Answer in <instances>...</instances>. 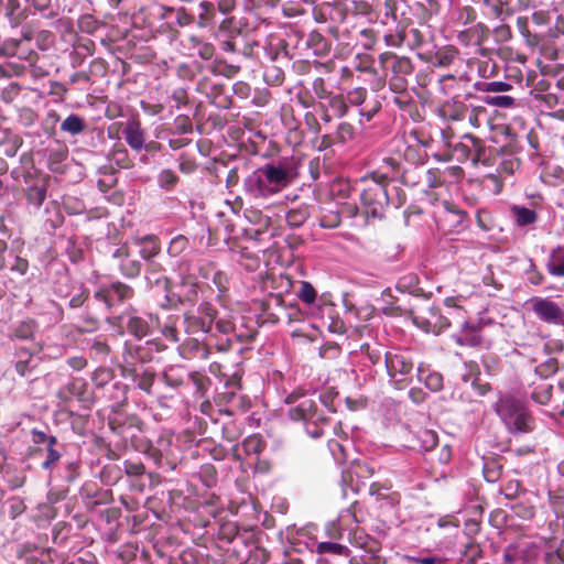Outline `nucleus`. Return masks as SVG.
<instances>
[{
	"label": "nucleus",
	"instance_id": "obj_1",
	"mask_svg": "<svg viewBox=\"0 0 564 564\" xmlns=\"http://www.w3.org/2000/svg\"><path fill=\"white\" fill-rule=\"evenodd\" d=\"M497 413L510 432H527L531 429V419L522 404L512 397L500 400Z\"/></svg>",
	"mask_w": 564,
	"mask_h": 564
},
{
	"label": "nucleus",
	"instance_id": "obj_2",
	"mask_svg": "<svg viewBox=\"0 0 564 564\" xmlns=\"http://www.w3.org/2000/svg\"><path fill=\"white\" fill-rule=\"evenodd\" d=\"M216 317V311L209 304L200 305L196 311H189L184 315V324L187 333H207Z\"/></svg>",
	"mask_w": 564,
	"mask_h": 564
},
{
	"label": "nucleus",
	"instance_id": "obj_3",
	"mask_svg": "<svg viewBox=\"0 0 564 564\" xmlns=\"http://www.w3.org/2000/svg\"><path fill=\"white\" fill-rule=\"evenodd\" d=\"M160 251V246L153 236H144L135 238L124 247L115 252L116 258H129L134 253H139L144 260H149L156 256Z\"/></svg>",
	"mask_w": 564,
	"mask_h": 564
},
{
	"label": "nucleus",
	"instance_id": "obj_4",
	"mask_svg": "<svg viewBox=\"0 0 564 564\" xmlns=\"http://www.w3.org/2000/svg\"><path fill=\"white\" fill-rule=\"evenodd\" d=\"M384 176H380L372 185L367 187L362 194L361 199L365 205L369 207L368 213L372 216H380L381 209L388 203V195L384 186Z\"/></svg>",
	"mask_w": 564,
	"mask_h": 564
},
{
	"label": "nucleus",
	"instance_id": "obj_5",
	"mask_svg": "<svg viewBox=\"0 0 564 564\" xmlns=\"http://www.w3.org/2000/svg\"><path fill=\"white\" fill-rule=\"evenodd\" d=\"M530 305L535 315L542 321L551 324L564 323V312L556 303L535 297L530 301Z\"/></svg>",
	"mask_w": 564,
	"mask_h": 564
},
{
	"label": "nucleus",
	"instance_id": "obj_6",
	"mask_svg": "<svg viewBox=\"0 0 564 564\" xmlns=\"http://www.w3.org/2000/svg\"><path fill=\"white\" fill-rule=\"evenodd\" d=\"M262 173L268 182V186L262 189L263 195L280 192L290 183V174L284 167L270 164L262 169Z\"/></svg>",
	"mask_w": 564,
	"mask_h": 564
},
{
	"label": "nucleus",
	"instance_id": "obj_7",
	"mask_svg": "<svg viewBox=\"0 0 564 564\" xmlns=\"http://www.w3.org/2000/svg\"><path fill=\"white\" fill-rule=\"evenodd\" d=\"M386 366L390 377L406 375L412 369V364L404 356L390 352L386 355Z\"/></svg>",
	"mask_w": 564,
	"mask_h": 564
},
{
	"label": "nucleus",
	"instance_id": "obj_8",
	"mask_svg": "<svg viewBox=\"0 0 564 564\" xmlns=\"http://www.w3.org/2000/svg\"><path fill=\"white\" fill-rule=\"evenodd\" d=\"M126 140L129 143V145L133 149H141L144 143L143 133L137 122H130L126 130Z\"/></svg>",
	"mask_w": 564,
	"mask_h": 564
},
{
	"label": "nucleus",
	"instance_id": "obj_9",
	"mask_svg": "<svg viewBox=\"0 0 564 564\" xmlns=\"http://www.w3.org/2000/svg\"><path fill=\"white\" fill-rule=\"evenodd\" d=\"M314 410V402L308 399L302 400L299 405L290 410V416L294 421L306 420Z\"/></svg>",
	"mask_w": 564,
	"mask_h": 564
},
{
	"label": "nucleus",
	"instance_id": "obj_10",
	"mask_svg": "<svg viewBox=\"0 0 564 564\" xmlns=\"http://www.w3.org/2000/svg\"><path fill=\"white\" fill-rule=\"evenodd\" d=\"M419 379L424 380L426 387L432 391H438L443 386V378L440 373L431 372L425 375V370L421 366L419 367Z\"/></svg>",
	"mask_w": 564,
	"mask_h": 564
},
{
	"label": "nucleus",
	"instance_id": "obj_11",
	"mask_svg": "<svg viewBox=\"0 0 564 564\" xmlns=\"http://www.w3.org/2000/svg\"><path fill=\"white\" fill-rule=\"evenodd\" d=\"M517 224L520 226L529 225L535 221V214L531 209L520 206L512 207Z\"/></svg>",
	"mask_w": 564,
	"mask_h": 564
},
{
	"label": "nucleus",
	"instance_id": "obj_12",
	"mask_svg": "<svg viewBox=\"0 0 564 564\" xmlns=\"http://www.w3.org/2000/svg\"><path fill=\"white\" fill-rule=\"evenodd\" d=\"M62 129L72 134H77L83 130V121L76 116H69L62 122Z\"/></svg>",
	"mask_w": 564,
	"mask_h": 564
},
{
	"label": "nucleus",
	"instance_id": "obj_13",
	"mask_svg": "<svg viewBox=\"0 0 564 564\" xmlns=\"http://www.w3.org/2000/svg\"><path fill=\"white\" fill-rule=\"evenodd\" d=\"M549 270L554 275L564 276V253L553 257L549 264Z\"/></svg>",
	"mask_w": 564,
	"mask_h": 564
},
{
	"label": "nucleus",
	"instance_id": "obj_14",
	"mask_svg": "<svg viewBox=\"0 0 564 564\" xmlns=\"http://www.w3.org/2000/svg\"><path fill=\"white\" fill-rule=\"evenodd\" d=\"M315 297H316V292L313 289V286L307 282H303L301 285L300 299L303 302L311 304L315 301Z\"/></svg>",
	"mask_w": 564,
	"mask_h": 564
},
{
	"label": "nucleus",
	"instance_id": "obj_15",
	"mask_svg": "<svg viewBox=\"0 0 564 564\" xmlns=\"http://www.w3.org/2000/svg\"><path fill=\"white\" fill-rule=\"evenodd\" d=\"M422 445L426 451L433 449L437 445V435L433 431H425L423 432L422 436Z\"/></svg>",
	"mask_w": 564,
	"mask_h": 564
},
{
	"label": "nucleus",
	"instance_id": "obj_16",
	"mask_svg": "<svg viewBox=\"0 0 564 564\" xmlns=\"http://www.w3.org/2000/svg\"><path fill=\"white\" fill-rule=\"evenodd\" d=\"M187 240L183 236L175 237L170 242L169 252L173 256L178 254L182 252L186 247Z\"/></svg>",
	"mask_w": 564,
	"mask_h": 564
},
{
	"label": "nucleus",
	"instance_id": "obj_17",
	"mask_svg": "<svg viewBox=\"0 0 564 564\" xmlns=\"http://www.w3.org/2000/svg\"><path fill=\"white\" fill-rule=\"evenodd\" d=\"M129 328L138 337L147 335V325L138 317H132L129 321Z\"/></svg>",
	"mask_w": 564,
	"mask_h": 564
},
{
	"label": "nucleus",
	"instance_id": "obj_18",
	"mask_svg": "<svg viewBox=\"0 0 564 564\" xmlns=\"http://www.w3.org/2000/svg\"><path fill=\"white\" fill-rule=\"evenodd\" d=\"M321 552H330L335 554H346L345 546L337 544V543H322L318 546Z\"/></svg>",
	"mask_w": 564,
	"mask_h": 564
},
{
	"label": "nucleus",
	"instance_id": "obj_19",
	"mask_svg": "<svg viewBox=\"0 0 564 564\" xmlns=\"http://www.w3.org/2000/svg\"><path fill=\"white\" fill-rule=\"evenodd\" d=\"M175 182H176V176L173 172L167 171V170L161 172L160 183L162 186L170 187V186L174 185Z\"/></svg>",
	"mask_w": 564,
	"mask_h": 564
},
{
	"label": "nucleus",
	"instance_id": "obj_20",
	"mask_svg": "<svg viewBox=\"0 0 564 564\" xmlns=\"http://www.w3.org/2000/svg\"><path fill=\"white\" fill-rule=\"evenodd\" d=\"M505 496L507 498H516L519 492V482L518 481H510L503 489Z\"/></svg>",
	"mask_w": 564,
	"mask_h": 564
},
{
	"label": "nucleus",
	"instance_id": "obj_21",
	"mask_svg": "<svg viewBox=\"0 0 564 564\" xmlns=\"http://www.w3.org/2000/svg\"><path fill=\"white\" fill-rule=\"evenodd\" d=\"M122 269L124 272L129 275H135L140 271V263L138 261H128L127 263L122 264Z\"/></svg>",
	"mask_w": 564,
	"mask_h": 564
},
{
	"label": "nucleus",
	"instance_id": "obj_22",
	"mask_svg": "<svg viewBox=\"0 0 564 564\" xmlns=\"http://www.w3.org/2000/svg\"><path fill=\"white\" fill-rule=\"evenodd\" d=\"M112 291H113V293H116L118 295V297L120 300L126 299L127 296H129V293H130V290L128 289V286H126L123 284H115L112 288Z\"/></svg>",
	"mask_w": 564,
	"mask_h": 564
},
{
	"label": "nucleus",
	"instance_id": "obj_23",
	"mask_svg": "<svg viewBox=\"0 0 564 564\" xmlns=\"http://www.w3.org/2000/svg\"><path fill=\"white\" fill-rule=\"evenodd\" d=\"M12 269L19 272L20 274H24L28 270V262L23 259L18 258Z\"/></svg>",
	"mask_w": 564,
	"mask_h": 564
},
{
	"label": "nucleus",
	"instance_id": "obj_24",
	"mask_svg": "<svg viewBox=\"0 0 564 564\" xmlns=\"http://www.w3.org/2000/svg\"><path fill=\"white\" fill-rule=\"evenodd\" d=\"M59 457L58 453L56 451H54L53 448H50L48 449V455H47V459L46 462L43 464V466L45 468H47L50 466L51 463L57 460Z\"/></svg>",
	"mask_w": 564,
	"mask_h": 564
},
{
	"label": "nucleus",
	"instance_id": "obj_25",
	"mask_svg": "<svg viewBox=\"0 0 564 564\" xmlns=\"http://www.w3.org/2000/svg\"><path fill=\"white\" fill-rule=\"evenodd\" d=\"M449 458H451V449L447 445H445L442 449L440 460L442 463H447L449 460Z\"/></svg>",
	"mask_w": 564,
	"mask_h": 564
},
{
	"label": "nucleus",
	"instance_id": "obj_26",
	"mask_svg": "<svg viewBox=\"0 0 564 564\" xmlns=\"http://www.w3.org/2000/svg\"><path fill=\"white\" fill-rule=\"evenodd\" d=\"M497 105L499 106H502V107H508L512 104V98L509 97V96H501V97H498L497 99Z\"/></svg>",
	"mask_w": 564,
	"mask_h": 564
},
{
	"label": "nucleus",
	"instance_id": "obj_27",
	"mask_svg": "<svg viewBox=\"0 0 564 564\" xmlns=\"http://www.w3.org/2000/svg\"><path fill=\"white\" fill-rule=\"evenodd\" d=\"M419 564H443L442 561L435 558V557H425L420 561H417Z\"/></svg>",
	"mask_w": 564,
	"mask_h": 564
},
{
	"label": "nucleus",
	"instance_id": "obj_28",
	"mask_svg": "<svg viewBox=\"0 0 564 564\" xmlns=\"http://www.w3.org/2000/svg\"><path fill=\"white\" fill-rule=\"evenodd\" d=\"M370 556H361L360 557V561L361 563L358 562V558L357 556H352L351 560H350V564H370Z\"/></svg>",
	"mask_w": 564,
	"mask_h": 564
},
{
	"label": "nucleus",
	"instance_id": "obj_29",
	"mask_svg": "<svg viewBox=\"0 0 564 564\" xmlns=\"http://www.w3.org/2000/svg\"><path fill=\"white\" fill-rule=\"evenodd\" d=\"M414 322H415L419 326H421V324H419V323H417V319H416V318H414ZM430 326H431V323H430V322H427V323H423V324H422V327H423L426 332H431Z\"/></svg>",
	"mask_w": 564,
	"mask_h": 564
},
{
	"label": "nucleus",
	"instance_id": "obj_30",
	"mask_svg": "<svg viewBox=\"0 0 564 564\" xmlns=\"http://www.w3.org/2000/svg\"><path fill=\"white\" fill-rule=\"evenodd\" d=\"M411 397H412V399H413L415 402H419V401H420V393H419V392L412 391V392H411Z\"/></svg>",
	"mask_w": 564,
	"mask_h": 564
},
{
	"label": "nucleus",
	"instance_id": "obj_31",
	"mask_svg": "<svg viewBox=\"0 0 564 564\" xmlns=\"http://www.w3.org/2000/svg\"><path fill=\"white\" fill-rule=\"evenodd\" d=\"M557 86L564 90V75L557 80Z\"/></svg>",
	"mask_w": 564,
	"mask_h": 564
},
{
	"label": "nucleus",
	"instance_id": "obj_32",
	"mask_svg": "<svg viewBox=\"0 0 564 564\" xmlns=\"http://www.w3.org/2000/svg\"><path fill=\"white\" fill-rule=\"evenodd\" d=\"M296 398H297V394L292 393V394H290V395L288 397L286 401H288V402H293V401H295V400H296Z\"/></svg>",
	"mask_w": 564,
	"mask_h": 564
},
{
	"label": "nucleus",
	"instance_id": "obj_33",
	"mask_svg": "<svg viewBox=\"0 0 564 564\" xmlns=\"http://www.w3.org/2000/svg\"><path fill=\"white\" fill-rule=\"evenodd\" d=\"M532 514H533L532 510H531V509H528V510H525V512L523 513V517L529 518V517H531Z\"/></svg>",
	"mask_w": 564,
	"mask_h": 564
},
{
	"label": "nucleus",
	"instance_id": "obj_34",
	"mask_svg": "<svg viewBox=\"0 0 564 564\" xmlns=\"http://www.w3.org/2000/svg\"><path fill=\"white\" fill-rule=\"evenodd\" d=\"M6 250V243L0 240V252L4 251Z\"/></svg>",
	"mask_w": 564,
	"mask_h": 564
},
{
	"label": "nucleus",
	"instance_id": "obj_35",
	"mask_svg": "<svg viewBox=\"0 0 564 564\" xmlns=\"http://www.w3.org/2000/svg\"><path fill=\"white\" fill-rule=\"evenodd\" d=\"M452 302H453V300H452V299H447V300H446V303H447L448 305H449Z\"/></svg>",
	"mask_w": 564,
	"mask_h": 564
},
{
	"label": "nucleus",
	"instance_id": "obj_36",
	"mask_svg": "<svg viewBox=\"0 0 564 564\" xmlns=\"http://www.w3.org/2000/svg\"><path fill=\"white\" fill-rule=\"evenodd\" d=\"M471 386L475 387L476 386V380H473L471 381Z\"/></svg>",
	"mask_w": 564,
	"mask_h": 564
}]
</instances>
